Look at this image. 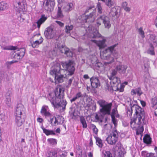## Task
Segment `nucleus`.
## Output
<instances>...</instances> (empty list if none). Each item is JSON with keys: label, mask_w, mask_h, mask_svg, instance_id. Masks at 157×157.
Wrapping results in <instances>:
<instances>
[{"label": "nucleus", "mask_w": 157, "mask_h": 157, "mask_svg": "<svg viewBox=\"0 0 157 157\" xmlns=\"http://www.w3.org/2000/svg\"><path fill=\"white\" fill-rule=\"evenodd\" d=\"M64 89L61 86L57 87L55 94L51 93L49 94L48 98L54 107L58 108L61 106L64 109L67 104L65 100H62L64 96Z\"/></svg>", "instance_id": "f257e3e1"}, {"label": "nucleus", "mask_w": 157, "mask_h": 157, "mask_svg": "<svg viewBox=\"0 0 157 157\" xmlns=\"http://www.w3.org/2000/svg\"><path fill=\"white\" fill-rule=\"evenodd\" d=\"M133 110L135 111L136 117L135 116L134 118L131 119L130 124L131 127H134V125L136 123L137 121V123L139 124L144 123L145 113L143 109L137 105H134L131 107V110H128L127 115L130 117L132 115Z\"/></svg>", "instance_id": "f03ea898"}, {"label": "nucleus", "mask_w": 157, "mask_h": 157, "mask_svg": "<svg viewBox=\"0 0 157 157\" xmlns=\"http://www.w3.org/2000/svg\"><path fill=\"white\" fill-rule=\"evenodd\" d=\"M117 45V44H115L101 52L100 55L101 58L108 60L109 61L107 63L108 64L113 62L114 58H117V52L114 49Z\"/></svg>", "instance_id": "7ed1b4c3"}, {"label": "nucleus", "mask_w": 157, "mask_h": 157, "mask_svg": "<svg viewBox=\"0 0 157 157\" xmlns=\"http://www.w3.org/2000/svg\"><path fill=\"white\" fill-rule=\"evenodd\" d=\"M64 70L60 68V65L59 63H56L51 68L50 73L55 75V82L56 83H61L63 81V72Z\"/></svg>", "instance_id": "20e7f679"}, {"label": "nucleus", "mask_w": 157, "mask_h": 157, "mask_svg": "<svg viewBox=\"0 0 157 157\" xmlns=\"http://www.w3.org/2000/svg\"><path fill=\"white\" fill-rule=\"evenodd\" d=\"M97 103L101 107L100 109V111L103 115H109L112 105L111 103H108L105 100L102 99L97 101Z\"/></svg>", "instance_id": "39448f33"}, {"label": "nucleus", "mask_w": 157, "mask_h": 157, "mask_svg": "<svg viewBox=\"0 0 157 157\" xmlns=\"http://www.w3.org/2000/svg\"><path fill=\"white\" fill-rule=\"evenodd\" d=\"M111 80L110 84H112L115 88V90L121 92L124 91V85L121 84V80L119 78L117 77H109Z\"/></svg>", "instance_id": "423d86ee"}, {"label": "nucleus", "mask_w": 157, "mask_h": 157, "mask_svg": "<svg viewBox=\"0 0 157 157\" xmlns=\"http://www.w3.org/2000/svg\"><path fill=\"white\" fill-rule=\"evenodd\" d=\"M62 65L68 71V75L71 76L74 74L75 71V63L73 61L69 60L66 62L62 63Z\"/></svg>", "instance_id": "0eeeda50"}, {"label": "nucleus", "mask_w": 157, "mask_h": 157, "mask_svg": "<svg viewBox=\"0 0 157 157\" xmlns=\"http://www.w3.org/2000/svg\"><path fill=\"white\" fill-rule=\"evenodd\" d=\"M102 22L105 28L109 29L111 26L109 19L107 16L103 15L98 17L96 22V25L98 27L100 26Z\"/></svg>", "instance_id": "6e6552de"}, {"label": "nucleus", "mask_w": 157, "mask_h": 157, "mask_svg": "<svg viewBox=\"0 0 157 157\" xmlns=\"http://www.w3.org/2000/svg\"><path fill=\"white\" fill-rule=\"evenodd\" d=\"M88 37L92 38L99 37L101 35L98 31L97 28H94L91 25H90L86 29Z\"/></svg>", "instance_id": "1a4fd4ad"}, {"label": "nucleus", "mask_w": 157, "mask_h": 157, "mask_svg": "<svg viewBox=\"0 0 157 157\" xmlns=\"http://www.w3.org/2000/svg\"><path fill=\"white\" fill-rule=\"evenodd\" d=\"M118 134L117 130L113 131L106 138V141L109 144L113 145L117 141L118 138Z\"/></svg>", "instance_id": "9d476101"}, {"label": "nucleus", "mask_w": 157, "mask_h": 157, "mask_svg": "<svg viewBox=\"0 0 157 157\" xmlns=\"http://www.w3.org/2000/svg\"><path fill=\"white\" fill-rule=\"evenodd\" d=\"M92 10H94V12L93 11L91 13H90L89 16L84 15L81 16V19L82 21V22H81L82 23L86 22L87 21V20L90 18H92L94 16L96 11L95 8L94 7H90L86 9V13L91 12Z\"/></svg>", "instance_id": "9b49d317"}, {"label": "nucleus", "mask_w": 157, "mask_h": 157, "mask_svg": "<svg viewBox=\"0 0 157 157\" xmlns=\"http://www.w3.org/2000/svg\"><path fill=\"white\" fill-rule=\"evenodd\" d=\"M44 35L48 39L53 38L56 35V32L52 26H49L46 29Z\"/></svg>", "instance_id": "f8f14e48"}, {"label": "nucleus", "mask_w": 157, "mask_h": 157, "mask_svg": "<svg viewBox=\"0 0 157 157\" xmlns=\"http://www.w3.org/2000/svg\"><path fill=\"white\" fill-rule=\"evenodd\" d=\"M25 48H21L19 50L15 52L13 54L12 57L16 61H17V62L23 58L25 54Z\"/></svg>", "instance_id": "ddd939ff"}, {"label": "nucleus", "mask_w": 157, "mask_h": 157, "mask_svg": "<svg viewBox=\"0 0 157 157\" xmlns=\"http://www.w3.org/2000/svg\"><path fill=\"white\" fill-rule=\"evenodd\" d=\"M91 85L93 88H96L100 86V82L97 77L93 76L90 79Z\"/></svg>", "instance_id": "4468645a"}, {"label": "nucleus", "mask_w": 157, "mask_h": 157, "mask_svg": "<svg viewBox=\"0 0 157 157\" xmlns=\"http://www.w3.org/2000/svg\"><path fill=\"white\" fill-rule=\"evenodd\" d=\"M115 148L117 150L119 155L121 157H123L126 153L124 149L122 147L121 144L120 142H118L117 143L115 147Z\"/></svg>", "instance_id": "2eb2a0df"}, {"label": "nucleus", "mask_w": 157, "mask_h": 157, "mask_svg": "<svg viewBox=\"0 0 157 157\" xmlns=\"http://www.w3.org/2000/svg\"><path fill=\"white\" fill-rule=\"evenodd\" d=\"M55 5L54 2L52 0H47L45 3H44L45 9L47 11H51L53 9Z\"/></svg>", "instance_id": "dca6fc26"}, {"label": "nucleus", "mask_w": 157, "mask_h": 157, "mask_svg": "<svg viewBox=\"0 0 157 157\" xmlns=\"http://www.w3.org/2000/svg\"><path fill=\"white\" fill-rule=\"evenodd\" d=\"M102 40H101L97 41L95 40H92L91 41L96 44L99 48V49L102 48L106 46V44H105L106 41V38L103 37L102 38Z\"/></svg>", "instance_id": "f3484780"}, {"label": "nucleus", "mask_w": 157, "mask_h": 157, "mask_svg": "<svg viewBox=\"0 0 157 157\" xmlns=\"http://www.w3.org/2000/svg\"><path fill=\"white\" fill-rule=\"evenodd\" d=\"M24 106L21 104L17 105L15 115V117H21L23 112H24Z\"/></svg>", "instance_id": "a211bd4d"}, {"label": "nucleus", "mask_w": 157, "mask_h": 157, "mask_svg": "<svg viewBox=\"0 0 157 157\" xmlns=\"http://www.w3.org/2000/svg\"><path fill=\"white\" fill-rule=\"evenodd\" d=\"M60 51L62 53H64L67 56L71 57L72 56V53L69 48L64 46H62L59 48Z\"/></svg>", "instance_id": "6ab92c4d"}, {"label": "nucleus", "mask_w": 157, "mask_h": 157, "mask_svg": "<svg viewBox=\"0 0 157 157\" xmlns=\"http://www.w3.org/2000/svg\"><path fill=\"white\" fill-rule=\"evenodd\" d=\"M14 6L15 7L16 10L20 13L24 12L26 10L23 4L20 2H15Z\"/></svg>", "instance_id": "aec40b11"}, {"label": "nucleus", "mask_w": 157, "mask_h": 157, "mask_svg": "<svg viewBox=\"0 0 157 157\" xmlns=\"http://www.w3.org/2000/svg\"><path fill=\"white\" fill-rule=\"evenodd\" d=\"M40 113L41 114L46 117H50L51 114L49 112L48 107L44 105L42 106L41 110Z\"/></svg>", "instance_id": "412c9836"}, {"label": "nucleus", "mask_w": 157, "mask_h": 157, "mask_svg": "<svg viewBox=\"0 0 157 157\" xmlns=\"http://www.w3.org/2000/svg\"><path fill=\"white\" fill-rule=\"evenodd\" d=\"M117 72L121 74H124L125 72L127 67L124 65H117L116 67Z\"/></svg>", "instance_id": "4be33fe9"}, {"label": "nucleus", "mask_w": 157, "mask_h": 157, "mask_svg": "<svg viewBox=\"0 0 157 157\" xmlns=\"http://www.w3.org/2000/svg\"><path fill=\"white\" fill-rule=\"evenodd\" d=\"M11 94V92L9 90L7 91L5 95L6 103L8 106H10L11 104V98L10 97Z\"/></svg>", "instance_id": "5701e85b"}, {"label": "nucleus", "mask_w": 157, "mask_h": 157, "mask_svg": "<svg viewBox=\"0 0 157 157\" xmlns=\"http://www.w3.org/2000/svg\"><path fill=\"white\" fill-rule=\"evenodd\" d=\"M64 121V118L62 116H59L56 118H55V121L54 122V126L59 124H62Z\"/></svg>", "instance_id": "b1692460"}, {"label": "nucleus", "mask_w": 157, "mask_h": 157, "mask_svg": "<svg viewBox=\"0 0 157 157\" xmlns=\"http://www.w3.org/2000/svg\"><path fill=\"white\" fill-rule=\"evenodd\" d=\"M43 39L41 36L40 37L39 40H36L33 42H31L32 46L33 48H37L38 47L39 45L41 44L43 42Z\"/></svg>", "instance_id": "393cba45"}, {"label": "nucleus", "mask_w": 157, "mask_h": 157, "mask_svg": "<svg viewBox=\"0 0 157 157\" xmlns=\"http://www.w3.org/2000/svg\"><path fill=\"white\" fill-rule=\"evenodd\" d=\"M25 122V120L21 117H15V123L18 127L21 126Z\"/></svg>", "instance_id": "a878e982"}, {"label": "nucleus", "mask_w": 157, "mask_h": 157, "mask_svg": "<svg viewBox=\"0 0 157 157\" xmlns=\"http://www.w3.org/2000/svg\"><path fill=\"white\" fill-rule=\"evenodd\" d=\"M157 37L154 34H151L150 36L149 42L150 43V44H151L154 46H157Z\"/></svg>", "instance_id": "bb28decb"}, {"label": "nucleus", "mask_w": 157, "mask_h": 157, "mask_svg": "<svg viewBox=\"0 0 157 157\" xmlns=\"http://www.w3.org/2000/svg\"><path fill=\"white\" fill-rule=\"evenodd\" d=\"M41 128H42L43 132L47 136L55 135L56 134L54 130L47 129L44 128L43 126H41Z\"/></svg>", "instance_id": "cd10ccee"}, {"label": "nucleus", "mask_w": 157, "mask_h": 157, "mask_svg": "<svg viewBox=\"0 0 157 157\" xmlns=\"http://www.w3.org/2000/svg\"><path fill=\"white\" fill-rule=\"evenodd\" d=\"M109 14L110 17H115L116 16L117 18L118 17L117 11L115 7H113L111 9Z\"/></svg>", "instance_id": "c85d7f7f"}, {"label": "nucleus", "mask_w": 157, "mask_h": 157, "mask_svg": "<svg viewBox=\"0 0 157 157\" xmlns=\"http://www.w3.org/2000/svg\"><path fill=\"white\" fill-rule=\"evenodd\" d=\"M74 8L73 4L71 3H68L63 8L65 12H69L71 11Z\"/></svg>", "instance_id": "c756f323"}, {"label": "nucleus", "mask_w": 157, "mask_h": 157, "mask_svg": "<svg viewBox=\"0 0 157 157\" xmlns=\"http://www.w3.org/2000/svg\"><path fill=\"white\" fill-rule=\"evenodd\" d=\"M131 93L132 95L137 94L138 95L140 96L142 94L143 92L140 88L139 87L135 89L132 90Z\"/></svg>", "instance_id": "7c9ffc66"}, {"label": "nucleus", "mask_w": 157, "mask_h": 157, "mask_svg": "<svg viewBox=\"0 0 157 157\" xmlns=\"http://www.w3.org/2000/svg\"><path fill=\"white\" fill-rule=\"evenodd\" d=\"M144 142L147 144H151V138L150 136L148 134L144 136L143 138Z\"/></svg>", "instance_id": "2f4dec72"}, {"label": "nucleus", "mask_w": 157, "mask_h": 157, "mask_svg": "<svg viewBox=\"0 0 157 157\" xmlns=\"http://www.w3.org/2000/svg\"><path fill=\"white\" fill-rule=\"evenodd\" d=\"M47 17L44 16H42L36 22L37 26L38 28L40 27L41 25L47 19Z\"/></svg>", "instance_id": "473e14b6"}, {"label": "nucleus", "mask_w": 157, "mask_h": 157, "mask_svg": "<svg viewBox=\"0 0 157 157\" xmlns=\"http://www.w3.org/2000/svg\"><path fill=\"white\" fill-rule=\"evenodd\" d=\"M137 121H136V123H137ZM139 125L140 126H139L137 128L136 130V134L137 135L141 134L143 132L144 130L143 126L142 125V123H141L140 124H139Z\"/></svg>", "instance_id": "72a5a7b5"}, {"label": "nucleus", "mask_w": 157, "mask_h": 157, "mask_svg": "<svg viewBox=\"0 0 157 157\" xmlns=\"http://www.w3.org/2000/svg\"><path fill=\"white\" fill-rule=\"evenodd\" d=\"M95 138L96 141V143L97 145L100 148L102 147L103 144L102 140L98 137L95 136Z\"/></svg>", "instance_id": "f704fd0d"}, {"label": "nucleus", "mask_w": 157, "mask_h": 157, "mask_svg": "<svg viewBox=\"0 0 157 157\" xmlns=\"http://www.w3.org/2000/svg\"><path fill=\"white\" fill-rule=\"evenodd\" d=\"M48 142L51 145H55L57 144V140L55 139L49 138L47 140Z\"/></svg>", "instance_id": "c9c22d12"}, {"label": "nucleus", "mask_w": 157, "mask_h": 157, "mask_svg": "<svg viewBox=\"0 0 157 157\" xmlns=\"http://www.w3.org/2000/svg\"><path fill=\"white\" fill-rule=\"evenodd\" d=\"M82 94H81L80 92H78L77 93L75 96L72 99L70 100L71 102H72L73 101H75L77 99L82 97Z\"/></svg>", "instance_id": "e433bc0d"}, {"label": "nucleus", "mask_w": 157, "mask_h": 157, "mask_svg": "<svg viewBox=\"0 0 157 157\" xmlns=\"http://www.w3.org/2000/svg\"><path fill=\"white\" fill-rule=\"evenodd\" d=\"M2 48L4 50H15L17 49L16 47L11 46H2Z\"/></svg>", "instance_id": "4c0bfd02"}, {"label": "nucleus", "mask_w": 157, "mask_h": 157, "mask_svg": "<svg viewBox=\"0 0 157 157\" xmlns=\"http://www.w3.org/2000/svg\"><path fill=\"white\" fill-rule=\"evenodd\" d=\"M7 5L5 2H0V10H3L7 8Z\"/></svg>", "instance_id": "58836bf2"}, {"label": "nucleus", "mask_w": 157, "mask_h": 157, "mask_svg": "<svg viewBox=\"0 0 157 157\" xmlns=\"http://www.w3.org/2000/svg\"><path fill=\"white\" fill-rule=\"evenodd\" d=\"M115 88L112 84L111 85L110 84V85H109L108 83H106L105 88L107 90H113L117 91V90H115L114 89H115Z\"/></svg>", "instance_id": "ea45409f"}, {"label": "nucleus", "mask_w": 157, "mask_h": 157, "mask_svg": "<svg viewBox=\"0 0 157 157\" xmlns=\"http://www.w3.org/2000/svg\"><path fill=\"white\" fill-rule=\"evenodd\" d=\"M63 17L62 11L60 7H58L57 13V17L58 18H61Z\"/></svg>", "instance_id": "a19ab883"}, {"label": "nucleus", "mask_w": 157, "mask_h": 157, "mask_svg": "<svg viewBox=\"0 0 157 157\" xmlns=\"http://www.w3.org/2000/svg\"><path fill=\"white\" fill-rule=\"evenodd\" d=\"M102 154L104 157H113L112 154L109 151H104Z\"/></svg>", "instance_id": "79ce46f5"}, {"label": "nucleus", "mask_w": 157, "mask_h": 157, "mask_svg": "<svg viewBox=\"0 0 157 157\" xmlns=\"http://www.w3.org/2000/svg\"><path fill=\"white\" fill-rule=\"evenodd\" d=\"M151 43L150 44V48L147 51V53L151 55L154 54V47Z\"/></svg>", "instance_id": "37998d69"}, {"label": "nucleus", "mask_w": 157, "mask_h": 157, "mask_svg": "<svg viewBox=\"0 0 157 157\" xmlns=\"http://www.w3.org/2000/svg\"><path fill=\"white\" fill-rule=\"evenodd\" d=\"M73 28V26L72 25H67L66 26L65 32L67 33H69L70 31Z\"/></svg>", "instance_id": "c03bdc74"}, {"label": "nucleus", "mask_w": 157, "mask_h": 157, "mask_svg": "<svg viewBox=\"0 0 157 157\" xmlns=\"http://www.w3.org/2000/svg\"><path fill=\"white\" fill-rule=\"evenodd\" d=\"M80 120L81 123L83 127V128H86L87 127V125L84 118L83 117H81Z\"/></svg>", "instance_id": "a18cd8bd"}, {"label": "nucleus", "mask_w": 157, "mask_h": 157, "mask_svg": "<svg viewBox=\"0 0 157 157\" xmlns=\"http://www.w3.org/2000/svg\"><path fill=\"white\" fill-rule=\"evenodd\" d=\"M97 8L98 13L100 14L101 13L102 11V9L100 3L98 2L97 3Z\"/></svg>", "instance_id": "49530a36"}, {"label": "nucleus", "mask_w": 157, "mask_h": 157, "mask_svg": "<svg viewBox=\"0 0 157 157\" xmlns=\"http://www.w3.org/2000/svg\"><path fill=\"white\" fill-rule=\"evenodd\" d=\"M149 67V64L148 62L144 63V71L145 72H148Z\"/></svg>", "instance_id": "de8ad7c7"}, {"label": "nucleus", "mask_w": 157, "mask_h": 157, "mask_svg": "<svg viewBox=\"0 0 157 157\" xmlns=\"http://www.w3.org/2000/svg\"><path fill=\"white\" fill-rule=\"evenodd\" d=\"M151 103L152 105V107H154L157 103V97H155L152 98Z\"/></svg>", "instance_id": "09e8293b"}, {"label": "nucleus", "mask_w": 157, "mask_h": 157, "mask_svg": "<svg viewBox=\"0 0 157 157\" xmlns=\"http://www.w3.org/2000/svg\"><path fill=\"white\" fill-rule=\"evenodd\" d=\"M117 70L115 68V69L112 71L111 75L109 77H116L115 75L117 74Z\"/></svg>", "instance_id": "8fccbe9b"}, {"label": "nucleus", "mask_w": 157, "mask_h": 157, "mask_svg": "<svg viewBox=\"0 0 157 157\" xmlns=\"http://www.w3.org/2000/svg\"><path fill=\"white\" fill-rule=\"evenodd\" d=\"M138 32L139 34L141 35L142 38L144 37V31L143 30V28L142 27H140L138 29Z\"/></svg>", "instance_id": "3c124183"}, {"label": "nucleus", "mask_w": 157, "mask_h": 157, "mask_svg": "<svg viewBox=\"0 0 157 157\" xmlns=\"http://www.w3.org/2000/svg\"><path fill=\"white\" fill-rule=\"evenodd\" d=\"M91 126L95 134H97L98 132V129L93 124H92Z\"/></svg>", "instance_id": "603ef678"}, {"label": "nucleus", "mask_w": 157, "mask_h": 157, "mask_svg": "<svg viewBox=\"0 0 157 157\" xmlns=\"http://www.w3.org/2000/svg\"><path fill=\"white\" fill-rule=\"evenodd\" d=\"M112 119V121L113 124L114 125L115 127H116L117 125V121L116 119H115V117H111Z\"/></svg>", "instance_id": "864d4df0"}, {"label": "nucleus", "mask_w": 157, "mask_h": 157, "mask_svg": "<svg viewBox=\"0 0 157 157\" xmlns=\"http://www.w3.org/2000/svg\"><path fill=\"white\" fill-rule=\"evenodd\" d=\"M146 157H155V156L154 154L149 153L146 154Z\"/></svg>", "instance_id": "5fc2aeb1"}, {"label": "nucleus", "mask_w": 157, "mask_h": 157, "mask_svg": "<svg viewBox=\"0 0 157 157\" xmlns=\"http://www.w3.org/2000/svg\"><path fill=\"white\" fill-rule=\"evenodd\" d=\"M116 112H117L116 110L115 109H113L112 110V113H111V117H115V116L116 114Z\"/></svg>", "instance_id": "6e6d98bb"}, {"label": "nucleus", "mask_w": 157, "mask_h": 157, "mask_svg": "<svg viewBox=\"0 0 157 157\" xmlns=\"http://www.w3.org/2000/svg\"><path fill=\"white\" fill-rule=\"evenodd\" d=\"M56 22L61 27H63L64 25L63 23L60 21H56Z\"/></svg>", "instance_id": "4d7b16f0"}, {"label": "nucleus", "mask_w": 157, "mask_h": 157, "mask_svg": "<svg viewBox=\"0 0 157 157\" xmlns=\"http://www.w3.org/2000/svg\"><path fill=\"white\" fill-rule=\"evenodd\" d=\"M74 78L73 77H72L71 78H70L68 82V86H70L72 82V81L73 80V79Z\"/></svg>", "instance_id": "13d9d810"}, {"label": "nucleus", "mask_w": 157, "mask_h": 157, "mask_svg": "<svg viewBox=\"0 0 157 157\" xmlns=\"http://www.w3.org/2000/svg\"><path fill=\"white\" fill-rule=\"evenodd\" d=\"M128 4L126 2H124L122 3V6L123 8L127 6Z\"/></svg>", "instance_id": "bf43d9fd"}, {"label": "nucleus", "mask_w": 157, "mask_h": 157, "mask_svg": "<svg viewBox=\"0 0 157 157\" xmlns=\"http://www.w3.org/2000/svg\"><path fill=\"white\" fill-rule=\"evenodd\" d=\"M124 10L126 12H129L130 11L131 9L129 7L126 6L124 8Z\"/></svg>", "instance_id": "052dcab7"}, {"label": "nucleus", "mask_w": 157, "mask_h": 157, "mask_svg": "<svg viewBox=\"0 0 157 157\" xmlns=\"http://www.w3.org/2000/svg\"><path fill=\"white\" fill-rule=\"evenodd\" d=\"M52 155L54 156H56V155L57 154V151H56V150H54L52 152Z\"/></svg>", "instance_id": "680f3d73"}, {"label": "nucleus", "mask_w": 157, "mask_h": 157, "mask_svg": "<svg viewBox=\"0 0 157 157\" xmlns=\"http://www.w3.org/2000/svg\"><path fill=\"white\" fill-rule=\"evenodd\" d=\"M37 121L40 123H42L43 121V119L42 118L38 117L37 119Z\"/></svg>", "instance_id": "e2e57ef3"}, {"label": "nucleus", "mask_w": 157, "mask_h": 157, "mask_svg": "<svg viewBox=\"0 0 157 157\" xmlns=\"http://www.w3.org/2000/svg\"><path fill=\"white\" fill-rule=\"evenodd\" d=\"M90 141L89 144L90 146H92L93 145V143L92 139L91 137L90 138Z\"/></svg>", "instance_id": "0e129e2a"}, {"label": "nucleus", "mask_w": 157, "mask_h": 157, "mask_svg": "<svg viewBox=\"0 0 157 157\" xmlns=\"http://www.w3.org/2000/svg\"><path fill=\"white\" fill-rule=\"evenodd\" d=\"M55 118H56V117H53L52 118H51L50 120V122L51 124H52V122L54 120H55Z\"/></svg>", "instance_id": "69168bd1"}, {"label": "nucleus", "mask_w": 157, "mask_h": 157, "mask_svg": "<svg viewBox=\"0 0 157 157\" xmlns=\"http://www.w3.org/2000/svg\"><path fill=\"white\" fill-rule=\"evenodd\" d=\"M140 103L144 107L145 106L146 103L144 101H140Z\"/></svg>", "instance_id": "338daca9"}, {"label": "nucleus", "mask_w": 157, "mask_h": 157, "mask_svg": "<svg viewBox=\"0 0 157 157\" xmlns=\"http://www.w3.org/2000/svg\"><path fill=\"white\" fill-rule=\"evenodd\" d=\"M88 157H93V153L90 152L88 153Z\"/></svg>", "instance_id": "774afa93"}]
</instances>
